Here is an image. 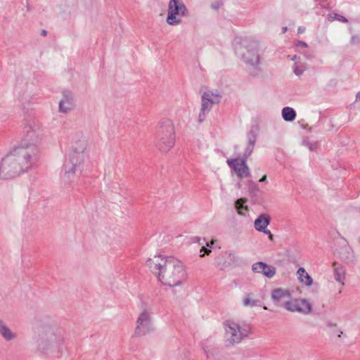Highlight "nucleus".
I'll use <instances>...</instances> for the list:
<instances>
[{"mask_svg":"<svg viewBox=\"0 0 360 360\" xmlns=\"http://www.w3.org/2000/svg\"><path fill=\"white\" fill-rule=\"evenodd\" d=\"M146 265L164 285L177 286L186 279L182 262L174 257L155 255L147 260Z\"/></svg>","mask_w":360,"mask_h":360,"instance_id":"obj_1","label":"nucleus"},{"mask_svg":"<svg viewBox=\"0 0 360 360\" xmlns=\"http://www.w3.org/2000/svg\"><path fill=\"white\" fill-rule=\"evenodd\" d=\"M37 149L34 146L18 147L11 151L0 162V178H15L30 169L36 159Z\"/></svg>","mask_w":360,"mask_h":360,"instance_id":"obj_2","label":"nucleus"},{"mask_svg":"<svg viewBox=\"0 0 360 360\" xmlns=\"http://www.w3.org/2000/svg\"><path fill=\"white\" fill-rule=\"evenodd\" d=\"M175 143L173 122L169 119H162L156 131L155 147L162 153H167Z\"/></svg>","mask_w":360,"mask_h":360,"instance_id":"obj_3","label":"nucleus"},{"mask_svg":"<svg viewBox=\"0 0 360 360\" xmlns=\"http://www.w3.org/2000/svg\"><path fill=\"white\" fill-rule=\"evenodd\" d=\"M65 340V331L56 326L44 327L39 334L38 340L39 348L46 350L51 347H57Z\"/></svg>","mask_w":360,"mask_h":360,"instance_id":"obj_4","label":"nucleus"},{"mask_svg":"<svg viewBox=\"0 0 360 360\" xmlns=\"http://www.w3.org/2000/svg\"><path fill=\"white\" fill-rule=\"evenodd\" d=\"M225 342L226 345H234L247 338L250 333L248 325L233 320H226L224 323Z\"/></svg>","mask_w":360,"mask_h":360,"instance_id":"obj_5","label":"nucleus"},{"mask_svg":"<svg viewBox=\"0 0 360 360\" xmlns=\"http://www.w3.org/2000/svg\"><path fill=\"white\" fill-rule=\"evenodd\" d=\"M258 50V44L255 41L244 40L235 46L236 54L240 56L246 64L253 68H256L259 63Z\"/></svg>","mask_w":360,"mask_h":360,"instance_id":"obj_6","label":"nucleus"},{"mask_svg":"<svg viewBox=\"0 0 360 360\" xmlns=\"http://www.w3.org/2000/svg\"><path fill=\"white\" fill-rule=\"evenodd\" d=\"M87 153L70 150L68 160L64 165V178L70 179L71 175L81 171Z\"/></svg>","mask_w":360,"mask_h":360,"instance_id":"obj_7","label":"nucleus"},{"mask_svg":"<svg viewBox=\"0 0 360 360\" xmlns=\"http://www.w3.org/2000/svg\"><path fill=\"white\" fill-rule=\"evenodd\" d=\"M221 101V96L217 91L207 90L201 96V108L198 115L199 122H203L214 104Z\"/></svg>","mask_w":360,"mask_h":360,"instance_id":"obj_8","label":"nucleus"},{"mask_svg":"<svg viewBox=\"0 0 360 360\" xmlns=\"http://www.w3.org/2000/svg\"><path fill=\"white\" fill-rule=\"evenodd\" d=\"M186 8L181 0H170L168 5L167 22L171 25H176L181 22L177 15H184Z\"/></svg>","mask_w":360,"mask_h":360,"instance_id":"obj_9","label":"nucleus"},{"mask_svg":"<svg viewBox=\"0 0 360 360\" xmlns=\"http://www.w3.org/2000/svg\"><path fill=\"white\" fill-rule=\"evenodd\" d=\"M151 325L150 311L148 309H142L136 321L135 334L138 336L145 335L150 331Z\"/></svg>","mask_w":360,"mask_h":360,"instance_id":"obj_10","label":"nucleus"},{"mask_svg":"<svg viewBox=\"0 0 360 360\" xmlns=\"http://www.w3.org/2000/svg\"><path fill=\"white\" fill-rule=\"evenodd\" d=\"M284 308L290 312H298L304 315L309 314L312 311V305L307 299H294L285 301Z\"/></svg>","mask_w":360,"mask_h":360,"instance_id":"obj_11","label":"nucleus"},{"mask_svg":"<svg viewBox=\"0 0 360 360\" xmlns=\"http://www.w3.org/2000/svg\"><path fill=\"white\" fill-rule=\"evenodd\" d=\"M226 163L234 171L238 178L243 179L250 176V171L245 158L228 159Z\"/></svg>","mask_w":360,"mask_h":360,"instance_id":"obj_12","label":"nucleus"},{"mask_svg":"<svg viewBox=\"0 0 360 360\" xmlns=\"http://www.w3.org/2000/svg\"><path fill=\"white\" fill-rule=\"evenodd\" d=\"M252 269L254 272L262 274L269 278H273L276 273L275 267L268 265L262 262H258L253 264Z\"/></svg>","mask_w":360,"mask_h":360,"instance_id":"obj_13","label":"nucleus"},{"mask_svg":"<svg viewBox=\"0 0 360 360\" xmlns=\"http://www.w3.org/2000/svg\"><path fill=\"white\" fill-rule=\"evenodd\" d=\"M88 143L82 135L74 136L71 141L70 150L87 153Z\"/></svg>","mask_w":360,"mask_h":360,"instance_id":"obj_14","label":"nucleus"},{"mask_svg":"<svg viewBox=\"0 0 360 360\" xmlns=\"http://www.w3.org/2000/svg\"><path fill=\"white\" fill-rule=\"evenodd\" d=\"M74 101L70 92L65 91L63 94V98L59 102V111L66 113L73 109Z\"/></svg>","mask_w":360,"mask_h":360,"instance_id":"obj_15","label":"nucleus"},{"mask_svg":"<svg viewBox=\"0 0 360 360\" xmlns=\"http://www.w3.org/2000/svg\"><path fill=\"white\" fill-rule=\"evenodd\" d=\"M0 335L7 342L14 340L17 338V334L12 331L1 319H0Z\"/></svg>","mask_w":360,"mask_h":360,"instance_id":"obj_16","label":"nucleus"},{"mask_svg":"<svg viewBox=\"0 0 360 360\" xmlns=\"http://www.w3.org/2000/svg\"><path fill=\"white\" fill-rule=\"evenodd\" d=\"M271 222V217L268 214H261L255 220L254 227L259 231H264Z\"/></svg>","mask_w":360,"mask_h":360,"instance_id":"obj_17","label":"nucleus"},{"mask_svg":"<svg viewBox=\"0 0 360 360\" xmlns=\"http://www.w3.org/2000/svg\"><path fill=\"white\" fill-rule=\"evenodd\" d=\"M41 128L39 126H28L26 127V137L33 143H37L41 136Z\"/></svg>","mask_w":360,"mask_h":360,"instance_id":"obj_18","label":"nucleus"},{"mask_svg":"<svg viewBox=\"0 0 360 360\" xmlns=\"http://www.w3.org/2000/svg\"><path fill=\"white\" fill-rule=\"evenodd\" d=\"M333 265L335 281L344 285L346 274L345 268L342 264L337 262H334Z\"/></svg>","mask_w":360,"mask_h":360,"instance_id":"obj_19","label":"nucleus"},{"mask_svg":"<svg viewBox=\"0 0 360 360\" xmlns=\"http://www.w3.org/2000/svg\"><path fill=\"white\" fill-rule=\"evenodd\" d=\"M289 297H290V292L288 290L276 288L271 293V299L276 304L281 300Z\"/></svg>","mask_w":360,"mask_h":360,"instance_id":"obj_20","label":"nucleus"},{"mask_svg":"<svg viewBox=\"0 0 360 360\" xmlns=\"http://www.w3.org/2000/svg\"><path fill=\"white\" fill-rule=\"evenodd\" d=\"M248 144L245 150L243 158L247 159L252 153L256 142V134L254 131L251 130L248 134Z\"/></svg>","mask_w":360,"mask_h":360,"instance_id":"obj_21","label":"nucleus"},{"mask_svg":"<svg viewBox=\"0 0 360 360\" xmlns=\"http://www.w3.org/2000/svg\"><path fill=\"white\" fill-rule=\"evenodd\" d=\"M297 274L301 283L305 284L307 286H310L312 285V278L308 274V273L303 267H300L297 271Z\"/></svg>","mask_w":360,"mask_h":360,"instance_id":"obj_22","label":"nucleus"},{"mask_svg":"<svg viewBox=\"0 0 360 360\" xmlns=\"http://www.w3.org/2000/svg\"><path fill=\"white\" fill-rule=\"evenodd\" d=\"M261 301L255 298V295L252 293L247 294L243 300V304L245 307H253L261 306Z\"/></svg>","mask_w":360,"mask_h":360,"instance_id":"obj_23","label":"nucleus"},{"mask_svg":"<svg viewBox=\"0 0 360 360\" xmlns=\"http://www.w3.org/2000/svg\"><path fill=\"white\" fill-rule=\"evenodd\" d=\"M246 202H247V199L239 198L235 202V207L237 210L238 213L240 215L245 216V214L243 212V211L248 212L249 210L248 206L245 205L246 203Z\"/></svg>","mask_w":360,"mask_h":360,"instance_id":"obj_24","label":"nucleus"},{"mask_svg":"<svg viewBox=\"0 0 360 360\" xmlns=\"http://www.w3.org/2000/svg\"><path fill=\"white\" fill-rule=\"evenodd\" d=\"M283 118L288 122H292L296 117L295 111L290 107H285L282 110Z\"/></svg>","mask_w":360,"mask_h":360,"instance_id":"obj_25","label":"nucleus"},{"mask_svg":"<svg viewBox=\"0 0 360 360\" xmlns=\"http://www.w3.org/2000/svg\"><path fill=\"white\" fill-rule=\"evenodd\" d=\"M305 69V66L303 64L298 63L297 62L295 63L293 72L297 76L302 75Z\"/></svg>","mask_w":360,"mask_h":360,"instance_id":"obj_26","label":"nucleus"},{"mask_svg":"<svg viewBox=\"0 0 360 360\" xmlns=\"http://www.w3.org/2000/svg\"><path fill=\"white\" fill-rule=\"evenodd\" d=\"M333 20H337L338 21L342 22H347L348 20L344 16L339 15V14H334V17L333 18Z\"/></svg>","mask_w":360,"mask_h":360,"instance_id":"obj_27","label":"nucleus"},{"mask_svg":"<svg viewBox=\"0 0 360 360\" xmlns=\"http://www.w3.org/2000/svg\"><path fill=\"white\" fill-rule=\"evenodd\" d=\"M350 43L352 45H357V44H360V37L357 35H353L351 37Z\"/></svg>","mask_w":360,"mask_h":360,"instance_id":"obj_28","label":"nucleus"},{"mask_svg":"<svg viewBox=\"0 0 360 360\" xmlns=\"http://www.w3.org/2000/svg\"><path fill=\"white\" fill-rule=\"evenodd\" d=\"M259 232H262L266 235H268V238L269 239L271 240V241H274V235L271 233V232L270 231V230L267 229V228H266L264 231H259Z\"/></svg>","mask_w":360,"mask_h":360,"instance_id":"obj_29","label":"nucleus"},{"mask_svg":"<svg viewBox=\"0 0 360 360\" xmlns=\"http://www.w3.org/2000/svg\"><path fill=\"white\" fill-rule=\"evenodd\" d=\"M303 144L309 148L310 150H313L314 148L315 147V145L313 143H311L308 140H304Z\"/></svg>","mask_w":360,"mask_h":360,"instance_id":"obj_30","label":"nucleus"},{"mask_svg":"<svg viewBox=\"0 0 360 360\" xmlns=\"http://www.w3.org/2000/svg\"><path fill=\"white\" fill-rule=\"evenodd\" d=\"M204 252L205 253L200 254V257H202L205 256V254H210L211 252V249L207 248L204 246L202 247L200 250V252Z\"/></svg>","mask_w":360,"mask_h":360,"instance_id":"obj_31","label":"nucleus"},{"mask_svg":"<svg viewBox=\"0 0 360 360\" xmlns=\"http://www.w3.org/2000/svg\"><path fill=\"white\" fill-rule=\"evenodd\" d=\"M297 45V46H300L302 47H307V44L305 42L302 41H299Z\"/></svg>","mask_w":360,"mask_h":360,"instance_id":"obj_32","label":"nucleus"},{"mask_svg":"<svg viewBox=\"0 0 360 360\" xmlns=\"http://www.w3.org/2000/svg\"><path fill=\"white\" fill-rule=\"evenodd\" d=\"M266 180V175H264L260 179H259V182H264Z\"/></svg>","mask_w":360,"mask_h":360,"instance_id":"obj_33","label":"nucleus"},{"mask_svg":"<svg viewBox=\"0 0 360 360\" xmlns=\"http://www.w3.org/2000/svg\"><path fill=\"white\" fill-rule=\"evenodd\" d=\"M304 30H305V28H304V27H300L298 28V33H302V32H303Z\"/></svg>","mask_w":360,"mask_h":360,"instance_id":"obj_34","label":"nucleus"},{"mask_svg":"<svg viewBox=\"0 0 360 360\" xmlns=\"http://www.w3.org/2000/svg\"><path fill=\"white\" fill-rule=\"evenodd\" d=\"M204 351H205V353L207 355V358L209 359L210 358V353L208 352V351L204 348Z\"/></svg>","mask_w":360,"mask_h":360,"instance_id":"obj_35","label":"nucleus"},{"mask_svg":"<svg viewBox=\"0 0 360 360\" xmlns=\"http://www.w3.org/2000/svg\"><path fill=\"white\" fill-rule=\"evenodd\" d=\"M297 58V55H294V56H292L290 58V59H291L292 60H294V61H295V62H296Z\"/></svg>","mask_w":360,"mask_h":360,"instance_id":"obj_36","label":"nucleus"},{"mask_svg":"<svg viewBox=\"0 0 360 360\" xmlns=\"http://www.w3.org/2000/svg\"><path fill=\"white\" fill-rule=\"evenodd\" d=\"M356 101H360V91L356 95Z\"/></svg>","mask_w":360,"mask_h":360,"instance_id":"obj_37","label":"nucleus"},{"mask_svg":"<svg viewBox=\"0 0 360 360\" xmlns=\"http://www.w3.org/2000/svg\"><path fill=\"white\" fill-rule=\"evenodd\" d=\"M41 34H42V35L46 36V30H42Z\"/></svg>","mask_w":360,"mask_h":360,"instance_id":"obj_38","label":"nucleus"},{"mask_svg":"<svg viewBox=\"0 0 360 360\" xmlns=\"http://www.w3.org/2000/svg\"><path fill=\"white\" fill-rule=\"evenodd\" d=\"M287 30V27H283V33H285Z\"/></svg>","mask_w":360,"mask_h":360,"instance_id":"obj_39","label":"nucleus"},{"mask_svg":"<svg viewBox=\"0 0 360 360\" xmlns=\"http://www.w3.org/2000/svg\"><path fill=\"white\" fill-rule=\"evenodd\" d=\"M341 334H342V331H339L338 334V337H340L341 336Z\"/></svg>","mask_w":360,"mask_h":360,"instance_id":"obj_40","label":"nucleus"},{"mask_svg":"<svg viewBox=\"0 0 360 360\" xmlns=\"http://www.w3.org/2000/svg\"><path fill=\"white\" fill-rule=\"evenodd\" d=\"M263 308H264V309H266V310L268 309V308L266 306H264Z\"/></svg>","mask_w":360,"mask_h":360,"instance_id":"obj_41","label":"nucleus"},{"mask_svg":"<svg viewBox=\"0 0 360 360\" xmlns=\"http://www.w3.org/2000/svg\"><path fill=\"white\" fill-rule=\"evenodd\" d=\"M211 244H212H212H214V240H211Z\"/></svg>","mask_w":360,"mask_h":360,"instance_id":"obj_42","label":"nucleus"},{"mask_svg":"<svg viewBox=\"0 0 360 360\" xmlns=\"http://www.w3.org/2000/svg\"><path fill=\"white\" fill-rule=\"evenodd\" d=\"M207 245L208 247H210V245L208 243H207Z\"/></svg>","mask_w":360,"mask_h":360,"instance_id":"obj_43","label":"nucleus"}]
</instances>
